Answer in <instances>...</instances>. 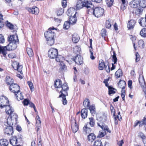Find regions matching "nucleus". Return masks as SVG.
<instances>
[{"mask_svg": "<svg viewBox=\"0 0 146 146\" xmlns=\"http://www.w3.org/2000/svg\"><path fill=\"white\" fill-rule=\"evenodd\" d=\"M56 30L57 29L54 27L49 28L48 31L44 33V36L46 39L47 43L49 45H52L54 43V37L55 35L54 30Z\"/></svg>", "mask_w": 146, "mask_h": 146, "instance_id": "1", "label": "nucleus"}, {"mask_svg": "<svg viewBox=\"0 0 146 146\" xmlns=\"http://www.w3.org/2000/svg\"><path fill=\"white\" fill-rule=\"evenodd\" d=\"M20 89L19 86L16 84H13L10 86V90L15 93L17 99L19 101L23 99V96L21 95V93H20Z\"/></svg>", "mask_w": 146, "mask_h": 146, "instance_id": "2", "label": "nucleus"}, {"mask_svg": "<svg viewBox=\"0 0 146 146\" xmlns=\"http://www.w3.org/2000/svg\"><path fill=\"white\" fill-rule=\"evenodd\" d=\"M54 86L56 88H59L61 93V91H62L64 93L67 94V92L69 88L66 83H65L62 84L61 81L59 79L57 80L54 84Z\"/></svg>", "mask_w": 146, "mask_h": 146, "instance_id": "3", "label": "nucleus"}, {"mask_svg": "<svg viewBox=\"0 0 146 146\" xmlns=\"http://www.w3.org/2000/svg\"><path fill=\"white\" fill-rule=\"evenodd\" d=\"M17 47V45L16 44L12 43H9L7 46H1L0 45V53L5 56L7 54V51L14 50Z\"/></svg>", "mask_w": 146, "mask_h": 146, "instance_id": "4", "label": "nucleus"}, {"mask_svg": "<svg viewBox=\"0 0 146 146\" xmlns=\"http://www.w3.org/2000/svg\"><path fill=\"white\" fill-rule=\"evenodd\" d=\"M10 117H8L7 120V123H10V125H13L16 123L17 116L16 114L13 112L10 114Z\"/></svg>", "mask_w": 146, "mask_h": 146, "instance_id": "5", "label": "nucleus"}, {"mask_svg": "<svg viewBox=\"0 0 146 146\" xmlns=\"http://www.w3.org/2000/svg\"><path fill=\"white\" fill-rule=\"evenodd\" d=\"M84 7H86L87 13L90 14H93L95 9L94 8V6L92 3L90 1H86Z\"/></svg>", "mask_w": 146, "mask_h": 146, "instance_id": "6", "label": "nucleus"}, {"mask_svg": "<svg viewBox=\"0 0 146 146\" xmlns=\"http://www.w3.org/2000/svg\"><path fill=\"white\" fill-rule=\"evenodd\" d=\"M58 51L57 49L52 48L48 51V56L51 58H55L58 55Z\"/></svg>", "mask_w": 146, "mask_h": 146, "instance_id": "7", "label": "nucleus"}, {"mask_svg": "<svg viewBox=\"0 0 146 146\" xmlns=\"http://www.w3.org/2000/svg\"><path fill=\"white\" fill-rule=\"evenodd\" d=\"M104 10L101 7H96L94 9L93 14L97 18L102 16L104 13Z\"/></svg>", "mask_w": 146, "mask_h": 146, "instance_id": "8", "label": "nucleus"}, {"mask_svg": "<svg viewBox=\"0 0 146 146\" xmlns=\"http://www.w3.org/2000/svg\"><path fill=\"white\" fill-rule=\"evenodd\" d=\"M8 39L9 43L15 44L16 45L17 44H19V40L17 35H10L9 37H8Z\"/></svg>", "mask_w": 146, "mask_h": 146, "instance_id": "9", "label": "nucleus"}, {"mask_svg": "<svg viewBox=\"0 0 146 146\" xmlns=\"http://www.w3.org/2000/svg\"><path fill=\"white\" fill-rule=\"evenodd\" d=\"M9 100L7 98L3 96L0 97V107L3 108L7 105Z\"/></svg>", "mask_w": 146, "mask_h": 146, "instance_id": "10", "label": "nucleus"}, {"mask_svg": "<svg viewBox=\"0 0 146 146\" xmlns=\"http://www.w3.org/2000/svg\"><path fill=\"white\" fill-rule=\"evenodd\" d=\"M8 126L4 130V132L5 134L8 135H12L13 133V125H10V123H7Z\"/></svg>", "mask_w": 146, "mask_h": 146, "instance_id": "11", "label": "nucleus"}, {"mask_svg": "<svg viewBox=\"0 0 146 146\" xmlns=\"http://www.w3.org/2000/svg\"><path fill=\"white\" fill-rule=\"evenodd\" d=\"M12 66L15 70H17L18 72H20L22 74H23V66L20 65L19 62H13L12 64Z\"/></svg>", "mask_w": 146, "mask_h": 146, "instance_id": "12", "label": "nucleus"}, {"mask_svg": "<svg viewBox=\"0 0 146 146\" xmlns=\"http://www.w3.org/2000/svg\"><path fill=\"white\" fill-rule=\"evenodd\" d=\"M10 143L13 146H21L20 145H17L18 143V140L17 137L16 136L12 137L10 140Z\"/></svg>", "mask_w": 146, "mask_h": 146, "instance_id": "13", "label": "nucleus"}, {"mask_svg": "<svg viewBox=\"0 0 146 146\" xmlns=\"http://www.w3.org/2000/svg\"><path fill=\"white\" fill-rule=\"evenodd\" d=\"M71 126L73 132H76L78 129V126L76 124V121L74 119L71 121Z\"/></svg>", "mask_w": 146, "mask_h": 146, "instance_id": "14", "label": "nucleus"}, {"mask_svg": "<svg viewBox=\"0 0 146 146\" xmlns=\"http://www.w3.org/2000/svg\"><path fill=\"white\" fill-rule=\"evenodd\" d=\"M27 9L30 13L35 15H37L39 12V9L35 7L32 8L27 7Z\"/></svg>", "mask_w": 146, "mask_h": 146, "instance_id": "15", "label": "nucleus"}, {"mask_svg": "<svg viewBox=\"0 0 146 146\" xmlns=\"http://www.w3.org/2000/svg\"><path fill=\"white\" fill-rule=\"evenodd\" d=\"M86 1L85 2H82L81 1H78L76 5V8L77 10H78L82 8L83 7H85V3L86 2Z\"/></svg>", "mask_w": 146, "mask_h": 146, "instance_id": "16", "label": "nucleus"}, {"mask_svg": "<svg viewBox=\"0 0 146 146\" xmlns=\"http://www.w3.org/2000/svg\"><path fill=\"white\" fill-rule=\"evenodd\" d=\"M74 59L75 62L78 64L81 65L83 63V58L80 55H77Z\"/></svg>", "mask_w": 146, "mask_h": 146, "instance_id": "17", "label": "nucleus"}, {"mask_svg": "<svg viewBox=\"0 0 146 146\" xmlns=\"http://www.w3.org/2000/svg\"><path fill=\"white\" fill-rule=\"evenodd\" d=\"M76 13L75 9L73 7H71L68 10L67 14L68 16L70 17L74 15Z\"/></svg>", "mask_w": 146, "mask_h": 146, "instance_id": "18", "label": "nucleus"}, {"mask_svg": "<svg viewBox=\"0 0 146 146\" xmlns=\"http://www.w3.org/2000/svg\"><path fill=\"white\" fill-rule=\"evenodd\" d=\"M76 13L74 14V15L70 17L69 19V22L71 25L75 24L77 21V19L76 17Z\"/></svg>", "mask_w": 146, "mask_h": 146, "instance_id": "19", "label": "nucleus"}, {"mask_svg": "<svg viewBox=\"0 0 146 146\" xmlns=\"http://www.w3.org/2000/svg\"><path fill=\"white\" fill-rule=\"evenodd\" d=\"M61 94L59 96V97L62 98L63 104L64 105H66L67 103V101L66 98V96L68 95V93L67 92V94H66L64 93V92H63L62 91H61Z\"/></svg>", "mask_w": 146, "mask_h": 146, "instance_id": "20", "label": "nucleus"}, {"mask_svg": "<svg viewBox=\"0 0 146 146\" xmlns=\"http://www.w3.org/2000/svg\"><path fill=\"white\" fill-rule=\"evenodd\" d=\"M139 0H133L130 3V5L132 7L136 8L139 5Z\"/></svg>", "mask_w": 146, "mask_h": 146, "instance_id": "21", "label": "nucleus"}, {"mask_svg": "<svg viewBox=\"0 0 146 146\" xmlns=\"http://www.w3.org/2000/svg\"><path fill=\"white\" fill-rule=\"evenodd\" d=\"M5 112L6 113L8 114H10L14 112V110L13 108L10 105H7L5 106Z\"/></svg>", "mask_w": 146, "mask_h": 146, "instance_id": "22", "label": "nucleus"}, {"mask_svg": "<svg viewBox=\"0 0 146 146\" xmlns=\"http://www.w3.org/2000/svg\"><path fill=\"white\" fill-rule=\"evenodd\" d=\"M136 22L133 20H131L129 21L127 27L129 29H132L133 28Z\"/></svg>", "mask_w": 146, "mask_h": 146, "instance_id": "23", "label": "nucleus"}, {"mask_svg": "<svg viewBox=\"0 0 146 146\" xmlns=\"http://www.w3.org/2000/svg\"><path fill=\"white\" fill-rule=\"evenodd\" d=\"M80 37L76 33H74L72 35V40L74 43H77L79 41Z\"/></svg>", "mask_w": 146, "mask_h": 146, "instance_id": "24", "label": "nucleus"}, {"mask_svg": "<svg viewBox=\"0 0 146 146\" xmlns=\"http://www.w3.org/2000/svg\"><path fill=\"white\" fill-rule=\"evenodd\" d=\"M139 22L142 27H146V19L145 18H141L139 20Z\"/></svg>", "mask_w": 146, "mask_h": 146, "instance_id": "25", "label": "nucleus"}, {"mask_svg": "<svg viewBox=\"0 0 146 146\" xmlns=\"http://www.w3.org/2000/svg\"><path fill=\"white\" fill-rule=\"evenodd\" d=\"M88 138L89 141L92 142L96 139V136L94 133H92L88 135Z\"/></svg>", "mask_w": 146, "mask_h": 146, "instance_id": "26", "label": "nucleus"}, {"mask_svg": "<svg viewBox=\"0 0 146 146\" xmlns=\"http://www.w3.org/2000/svg\"><path fill=\"white\" fill-rule=\"evenodd\" d=\"M81 51V49L80 47L78 46H76L74 47L73 49V52L78 55V54H80Z\"/></svg>", "mask_w": 146, "mask_h": 146, "instance_id": "27", "label": "nucleus"}, {"mask_svg": "<svg viewBox=\"0 0 146 146\" xmlns=\"http://www.w3.org/2000/svg\"><path fill=\"white\" fill-rule=\"evenodd\" d=\"M88 112L86 109H82L81 111V115L82 118H86L87 116Z\"/></svg>", "mask_w": 146, "mask_h": 146, "instance_id": "28", "label": "nucleus"}, {"mask_svg": "<svg viewBox=\"0 0 146 146\" xmlns=\"http://www.w3.org/2000/svg\"><path fill=\"white\" fill-rule=\"evenodd\" d=\"M55 58L56 61L57 62H59L60 63L64 62V58L62 56L60 55H58Z\"/></svg>", "mask_w": 146, "mask_h": 146, "instance_id": "29", "label": "nucleus"}, {"mask_svg": "<svg viewBox=\"0 0 146 146\" xmlns=\"http://www.w3.org/2000/svg\"><path fill=\"white\" fill-rule=\"evenodd\" d=\"M13 80L12 78H10L9 76H7L6 77V82L7 84L8 85H11L13 84Z\"/></svg>", "mask_w": 146, "mask_h": 146, "instance_id": "30", "label": "nucleus"}, {"mask_svg": "<svg viewBox=\"0 0 146 146\" xmlns=\"http://www.w3.org/2000/svg\"><path fill=\"white\" fill-rule=\"evenodd\" d=\"M8 144V142L6 139H3L0 140V145L1 146H6Z\"/></svg>", "mask_w": 146, "mask_h": 146, "instance_id": "31", "label": "nucleus"}, {"mask_svg": "<svg viewBox=\"0 0 146 146\" xmlns=\"http://www.w3.org/2000/svg\"><path fill=\"white\" fill-rule=\"evenodd\" d=\"M123 75L121 69H119L115 73V75L116 78H120Z\"/></svg>", "mask_w": 146, "mask_h": 146, "instance_id": "32", "label": "nucleus"}, {"mask_svg": "<svg viewBox=\"0 0 146 146\" xmlns=\"http://www.w3.org/2000/svg\"><path fill=\"white\" fill-rule=\"evenodd\" d=\"M27 53L30 57H32L34 55V53L32 49L30 48H27Z\"/></svg>", "mask_w": 146, "mask_h": 146, "instance_id": "33", "label": "nucleus"}, {"mask_svg": "<svg viewBox=\"0 0 146 146\" xmlns=\"http://www.w3.org/2000/svg\"><path fill=\"white\" fill-rule=\"evenodd\" d=\"M99 62V64L98 67L99 69L100 70H103L106 66L104 62L102 60H101V61H100Z\"/></svg>", "mask_w": 146, "mask_h": 146, "instance_id": "34", "label": "nucleus"}, {"mask_svg": "<svg viewBox=\"0 0 146 146\" xmlns=\"http://www.w3.org/2000/svg\"><path fill=\"white\" fill-rule=\"evenodd\" d=\"M118 84V87L121 88H124L125 86V82L123 80H120Z\"/></svg>", "mask_w": 146, "mask_h": 146, "instance_id": "35", "label": "nucleus"}, {"mask_svg": "<svg viewBox=\"0 0 146 146\" xmlns=\"http://www.w3.org/2000/svg\"><path fill=\"white\" fill-rule=\"evenodd\" d=\"M90 102L88 99H86L84 101L83 104L85 108H88L90 107Z\"/></svg>", "mask_w": 146, "mask_h": 146, "instance_id": "36", "label": "nucleus"}, {"mask_svg": "<svg viewBox=\"0 0 146 146\" xmlns=\"http://www.w3.org/2000/svg\"><path fill=\"white\" fill-rule=\"evenodd\" d=\"M83 130L85 131L86 134H88L91 132V129L88 127L87 124H85L84 127L83 128Z\"/></svg>", "mask_w": 146, "mask_h": 146, "instance_id": "37", "label": "nucleus"}, {"mask_svg": "<svg viewBox=\"0 0 146 146\" xmlns=\"http://www.w3.org/2000/svg\"><path fill=\"white\" fill-rule=\"evenodd\" d=\"M90 110V112L92 115H94L95 114V108L94 106H90L88 108Z\"/></svg>", "mask_w": 146, "mask_h": 146, "instance_id": "38", "label": "nucleus"}, {"mask_svg": "<svg viewBox=\"0 0 146 146\" xmlns=\"http://www.w3.org/2000/svg\"><path fill=\"white\" fill-rule=\"evenodd\" d=\"M139 81L141 85H143V86L144 84H145V82L144 80L143 77V76L140 75L139 76Z\"/></svg>", "mask_w": 146, "mask_h": 146, "instance_id": "39", "label": "nucleus"}, {"mask_svg": "<svg viewBox=\"0 0 146 146\" xmlns=\"http://www.w3.org/2000/svg\"><path fill=\"white\" fill-rule=\"evenodd\" d=\"M116 54L114 51H113V54L111 55V56L112 57V61L114 62V64H115L117 63V58L116 57Z\"/></svg>", "mask_w": 146, "mask_h": 146, "instance_id": "40", "label": "nucleus"}, {"mask_svg": "<svg viewBox=\"0 0 146 146\" xmlns=\"http://www.w3.org/2000/svg\"><path fill=\"white\" fill-rule=\"evenodd\" d=\"M139 5L142 8L146 7V0H141L139 1Z\"/></svg>", "mask_w": 146, "mask_h": 146, "instance_id": "41", "label": "nucleus"}, {"mask_svg": "<svg viewBox=\"0 0 146 146\" xmlns=\"http://www.w3.org/2000/svg\"><path fill=\"white\" fill-rule=\"evenodd\" d=\"M139 135L140 137L142 139L143 142L144 144H146V137L144 134L142 133H140Z\"/></svg>", "mask_w": 146, "mask_h": 146, "instance_id": "42", "label": "nucleus"}, {"mask_svg": "<svg viewBox=\"0 0 146 146\" xmlns=\"http://www.w3.org/2000/svg\"><path fill=\"white\" fill-rule=\"evenodd\" d=\"M143 9L142 8H139L137 9L135 11V13L136 15L139 16L140 15L142 14Z\"/></svg>", "mask_w": 146, "mask_h": 146, "instance_id": "43", "label": "nucleus"}, {"mask_svg": "<svg viewBox=\"0 0 146 146\" xmlns=\"http://www.w3.org/2000/svg\"><path fill=\"white\" fill-rule=\"evenodd\" d=\"M140 35L143 37H146V28L143 29L140 31Z\"/></svg>", "mask_w": 146, "mask_h": 146, "instance_id": "44", "label": "nucleus"}, {"mask_svg": "<svg viewBox=\"0 0 146 146\" xmlns=\"http://www.w3.org/2000/svg\"><path fill=\"white\" fill-rule=\"evenodd\" d=\"M106 134L105 131L104 129L99 131V133L98 135V137L101 138L103 137Z\"/></svg>", "mask_w": 146, "mask_h": 146, "instance_id": "45", "label": "nucleus"}, {"mask_svg": "<svg viewBox=\"0 0 146 146\" xmlns=\"http://www.w3.org/2000/svg\"><path fill=\"white\" fill-rule=\"evenodd\" d=\"M89 119L90 120L89 123L90 125L92 127L94 126L95 124L94 119L93 117L89 118Z\"/></svg>", "mask_w": 146, "mask_h": 146, "instance_id": "46", "label": "nucleus"}, {"mask_svg": "<svg viewBox=\"0 0 146 146\" xmlns=\"http://www.w3.org/2000/svg\"><path fill=\"white\" fill-rule=\"evenodd\" d=\"M93 146H102V145L100 141L96 140L94 142Z\"/></svg>", "mask_w": 146, "mask_h": 146, "instance_id": "47", "label": "nucleus"}, {"mask_svg": "<svg viewBox=\"0 0 146 146\" xmlns=\"http://www.w3.org/2000/svg\"><path fill=\"white\" fill-rule=\"evenodd\" d=\"M60 66V68L61 70L62 71L63 70L66 69V66L64 63V62H62L59 64Z\"/></svg>", "mask_w": 146, "mask_h": 146, "instance_id": "48", "label": "nucleus"}, {"mask_svg": "<svg viewBox=\"0 0 146 146\" xmlns=\"http://www.w3.org/2000/svg\"><path fill=\"white\" fill-rule=\"evenodd\" d=\"M71 25L70 22H68L67 21H66L64 22V25H63V28L64 29H68L70 25Z\"/></svg>", "mask_w": 146, "mask_h": 146, "instance_id": "49", "label": "nucleus"}, {"mask_svg": "<svg viewBox=\"0 0 146 146\" xmlns=\"http://www.w3.org/2000/svg\"><path fill=\"white\" fill-rule=\"evenodd\" d=\"M106 3L109 7H111L113 4V0H106Z\"/></svg>", "mask_w": 146, "mask_h": 146, "instance_id": "50", "label": "nucleus"}, {"mask_svg": "<svg viewBox=\"0 0 146 146\" xmlns=\"http://www.w3.org/2000/svg\"><path fill=\"white\" fill-rule=\"evenodd\" d=\"M138 43L139 47L142 48H144V42L143 40H139Z\"/></svg>", "mask_w": 146, "mask_h": 146, "instance_id": "51", "label": "nucleus"}, {"mask_svg": "<svg viewBox=\"0 0 146 146\" xmlns=\"http://www.w3.org/2000/svg\"><path fill=\"white\" fill-rule=\"evenodd\" d=\"M109 94L110 95L112 94H114L115 92L114 91L115 89L111 87H109Z\"/></svg>", "mask_w": 146, "mask_h": 146, "instance_id": "52", "label": "nucleus"}, {"mask_svg": "<svg viewBox=\"0 0 146 146\" xmlns=\"http://www.w3.org/2000/svg\"><path fill=\"white\" fill-rule=\"evenodd\" d=\"M98 125L103 129L105 126H106L102 121H100L97 123Z\"/></svg>", "mask_w": 146, "mask_h": 146, "instance_id": "53", "label": "nucleus"}, {"mask_svg": "<svg viewBox=\"0 0 146 146\" xmlns=\"http://www.w3.org/2000/svg\"><path fill=\"white\" fill-rule=\"evenodd\" d=\"M3 15L1 13H0V29L3 27L4 25V23L3 22Z\"/></svg>", "mask_w": 146, "mask_h": 146, "instance_id": "54", "label": "nucleus"}, {"mask_svg": "<svg viewBox=\"0 0 146 146\" xmlns=\"http://www.w3.org/2000/svg\"><path fill=\"white\" fill-rule=\"evenodd\" d=\"M27 83L30 88L31 91H33L34 89L33 85V83L31 82L28 81L27 82Z\"/></svg>", "mask_w": 146, "mask_h": 146, "instance_id": "55", "label": "nucleus"}, {"mask_svg": "<svg viewBox=\"0 0 146 146\" xmlns=\"http://www.w3.org/2000/svg\"><path fill=\"white\" fill-rule=\"evenodd\" d=\"M89 52L90 53V58L92 60H94L95 59V57L93 56V52L92 48L90 49L89 50Z\"/></svg>", "mask_w": 146, "mask_h": 146, "instance_id": "56", "label": "nucleus"}, {"mask_svg": "<svg viewBox=\"0 0 146 146\" xmlns=\"http://www.w3.org/2000/svg\"><path fill=\"white\" fill-rule=\"evenodd\" d=\"M64 12V9L62 8H60L58 11L57 14L58 15H62Z\"/></svg>", "mask_w": 146, "mask_h": 146, "instance_id": "57", "label": "nucleus"}, {"mask_svg": "<svg viewBox=\"0 0 146 146\" xmlns=\"http://www.w3.org/2000/svg\"><path fill=\"white\" fill-rule=\"evenodd\" d=\"M101 34L102 37L106 36V30L105 29H103L101 31Z\"/></svg>", "mask_w": 146, "mask_h": 146, "instance_id": "58", "label": "nucleus"}, {"mask_svg": "<svg viewBox=\"0 0 146 146\" xmlns=\"http://www.w3.org/2000/svg\"><path fill=\"white\" fill-rule=\"evenodd\" d=\"M5 42V39L2 34H0V43H3Z\"/></svg>", "mask_w": 146, "mask_h": 146, "instance_id": "59", "label": "nucleus"}, {"mask_svg": "<svg viewBox=\"0 0 146 146\" xmlns=\"http://www.w3.org/2000/svg\"><path fill=\"white\" fill-rule=\"evenodd\" d=\"M36 127H40L41 126V121L40 119L36 120Z\"/></svg>", "mask_w": 146, "mask_h": 146, "instance_id": "60", "label": "nucleus"}, {"mask_svg": "<svg viewBox=\"0 0 146 146\" xmlns=\"http://www.w3.org/2000/svg\"><path fill=\"white\" fill-rule=\"evenodd\" d=\"M111 26V25L109 21L107 20L106 22V27L108 29L110 28Z\"/></svg>", "mask_w": 146, "mask_h": 146, "instance_id": "61", "label": "nucleus"}, {"mask_svg": "<svg viewBox=\"0 0 146 146\" xmlns=\"http://www.w3.org/2000/svg\"><path fill=\"white\" fill-rule=\"evenodd\" d=\"M62 4L63 8H65L67 6V2L66 0H62Z\"/></svg>", "mask_w": 146, "mask_h": 146, "instance_id": "62", "label": "nucleus"}, {"mask_svg": "<svg viewBox=\"0 0 146 146\" xmlns=\"http://www.w3.org/2000/svg\"><path fill=\"white\" fill-rule=\"evenodd\" d=\"M135 56L136 57L135 61L136 62H137L140 60L139 55L138 53L137 52L135 54Z\"/></svg>", "mask_w": 146, "mask_h": 146, "instance_id": "63", "label": "nucleus"}, {"mask_svg": "<svg viewBox=\"0 0 146 146\" xmlns=\"http://www.w3.org/2000/svg\"><path fill=\"white\" fill-rule=\"evenodd\" d=\"M141 87H142L143 90L145 93V96H146V87L145 86V84H144V85H141Z\"/></svg>", "mask_w": 146, "mask_h": 146, "instance_id": "64", "label": "nucleus"}]
</instances>
